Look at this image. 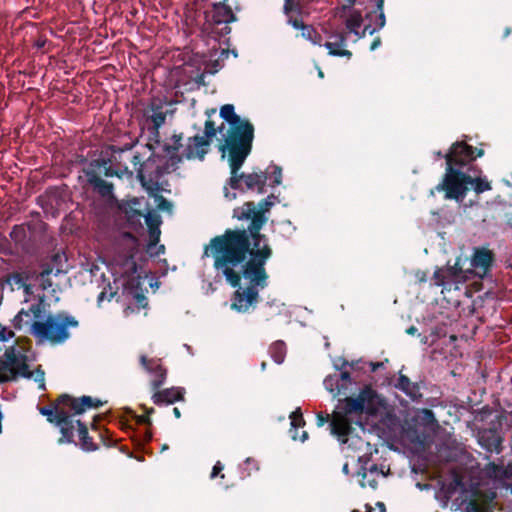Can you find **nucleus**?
Segmentation results:
<instances>
[{
  "label": "nucleus",
  "instance_id": "obj_23",
  "mask_svg": "<svg viewBox=\"0 0 512 512\" xmlns=\"http://www.w3.org/2000/svg\"><path fill=\"white\" fill-rule=\"evenodd\" d=\"M213 20L217 24L231 23L236 20L231 8L226 4V0L213 4Z\"/></svg>",
  "mask_w": 512,
  "mask_h": 512
},
{
  "label": "nucleus",
  "instance_id": "obj_37",
  "mask_svg": "<svg viewBox=\"0 0 512 512\" xmlns=\"http://www.w3.org/2000/svg\"><path fill=\"white\" fill-rule=\"evenodd\" d=\"M159 188L157 189V191ZM156 192V190H155ZM154 196V204L158 211H164L168 213H172V203L167 201L163 196L154 194V191L150 192Z\"/></svg>",
  "mask_w": 512,
  "mask_h": 512
},
{
  "label": "nucleus",
  "instance_id": "obj_20",
  "mask_svg": "<svg viewBox=\"0 0 512 512\" xmlns=\"http://www.w3.org/2000/svg\"><path fill=\"white\" fill-rule=\"evenodd\" d=\"M140 363L147 372L154 375V379L152 380V386L155 389L159 388L165 381L166 371L161 367V365L157 361L148 360L144 355L140 357Z\"/></svg>",
  "mask_w": 512,
  "mask_h": 512
},
{
  "label": "nucleus",
  "instance_id": "obj_61",
  "mask_svg": "<svg viewBox=\"0 0 512 512\" xmlns=\"http://www.w3.org/2000/svg\"><path fill=\"white\" fill-rule=\"evenodd\" d=\"M138 302L142 305L146 298L142 295H137Z\"/></svg>",
  "mask_w": 512,
  "mask_h": 512
},
{
  "label": "nucleus",
  "instance_id": "obj_39",
  "mask_svg": "<svg viewBox=\"0 0 512 512\" xmlns=\"http://www.w3.org/2000/svg\"><path fill=\"white\" fill-rule=\"evenodd\" d=\"M159 240L149 238L146 251L151 257L159 256L164 253V245H159Z\"/></svg>",
  "mask_w": 512,
  "mask_h": 512
},
{
  "label": "nucleus",
  "instance_id": "obj_43",
  "mask_svg": "<svg viewBox=\"0 0 512 512\" xmlns=\"http://www.w3.org/2000/svg\"><path fill=\"white\" fill-rule=\"evenodd\" d=\"M40 413L44 416H47V420L51 423L56 422V406L54 409L50 407H42L39 409Z\"/></svg>",
  "mask_w": 512,
  "mask_h": 512
},
{
  "label": "nucleus",
  "instance_id": "obj_5",
  "mask_svg": "<svg viewBox=\"0 0 512 512\" xmlns=\"http://www.w3.org/2000/svg\"><path fill=\"white\" fill-rule=\"evenodd\" d=\"M220 116L229 127L226 134L223 135L224 142L219 149L222 158L227 159L229 166L232 167V179L235 181L236 170L242 167L251 151L254 127L247 119L241 118L235 113L232 104L223 105L220 109Z\"/></svg>",
  "mask_w": 512,
  "mask_h": 512
},
{
  "label": "nucleus",
  "instance_id": "obj_14",
  "mask_svg": "<svg viewBox=\"0 0 512 512\" xmlns=\"http://www.w3.org/2000/svg\"><path fill=\"white\" fill-rule=\"evenodd\" d=\"M66 262L67 259L64 254L56 253L51 257L48 263L43 265L38 280L44 290L52 286V283L48 279L50 275L53 274L57 276L66 272Z\"/></svg>",
  "mask_w": 512,
  "mask_h": 512
},
{
  "label": "nucleus",
  "instance_id": "obj_26",
  "mask_svg": "<svg viewBox=\"0 0 512 512\" xmlns=\"http://www.w3.org/2000/svg\"><path fill=\"white\" fill-rule=\"evenodd\" d=\"M89 184L96 190L102 197H111L113 195V185L102 179L100 176L93 172L87 173Z\"/></svg>",
  "mask_w": 512,
  "mask_h": 512
},
{
  "label": "nucleus",
  "instance_id": "obj_6",
  "mask_svg": "<svg viewBox=\"0 0 512 512\" xmlns=\"http://www.w3.org/2000/svg\"><path fill=\"white\" fill-rule=\"evenodd\" d=\"M216 135L214 123L205 122L204 135L189 137L184 142L183 135L173 134L161 145L164 157L167 158L166 171L174 172L184 160H203L210 145L211 139Z\"/></svg>",
  "mask_w": 512,
  "mask_h": 512
},
{
  "label": "nucleus",
  "instance_id": "obj_29",
  "mask_svg": "<svg viewBox=\"0 0 512 512\" xmlns=\"http://www.w3.org/2000/svg\"><path fill=\"white\" fill-rule=\"evenodd\" d=\"M290 420H291V437L293 440H300L301 442H304L308 438V433L306 431H303L301 436H298V428L304 426L305 422L302 416V412L300 408H297L290 414Z\"/></svg>",
  "mask_w": 512,
  "mask_h": 512
},
{
  "label": "nucleus",
  "instance_id": "obj_56",
  "mask_svg": "<svg viewBox=\"0 0 512 512\" xmlns=\"http://www.w3.org/2000/svg\"><path fill=\"white\" fill-rule=\"evenodd\" d=\"M376 506H377V508H378V511H379V512H386V508H385L384 503H382V502H378V503L376 504Z\"/></svg>",
  "mask_w": 512,
  "mask_h": 512
},
{
  "label": "nucleus",
  "instance_id": "obj_53",
  "mask_svg": "<svg viewBox=\"0 0 512 512\" xmlns=\"http://www.w3.org/2000/svg\"><path fill=\"white\" fill-rule=\"evenodd\" d=\"M382 366H383V363H381V362H377V363L371 362L370 363V367H371V371L372 372L377 371Z\"/></svg>",
  "mask_w": 512,
  "mask_h": 512
},
{
  "label": "nucleus",
  "instance_id": "obj_55",
  "mask_svg": "<svg viewBox=\"0 0 512 512\" xmlns=\"http://www.w3.org/2000/svg\"><path fill=\"white\" fill-rule=\"evenodd\" d=\"M245 463H246V464H248V465H252V464H253L254 468H255L256 470H258V465H257V463H256V461H255L254 459H252V458H250V457H249V458H247V459L245 460Z\"/></svg>",
  "mask_w": 512,
  "mask_h": 512
},
{
  "label": "nucleus",
  "instance_id": "obj_33",
  "mask_svg": "<svg viewBox=\"0 0 512 512\" xmlns=\"http://www.w3.org/2000/svg\"><path fill=\"white\" fill-rule=\"evenodd\" d=\"M77 432L81 442L80 445L83 450L94 451L97 449L96 445L92 441V438L88 435L86 426L81 421H77Z\"/></svg>",
  "mask_w": 512,
  "mask_h": 512
},
{
  "label": "nucleus",
  "instance_id": "obj_24",
  "mask_svg": "<svg viewBox=\"0 0 512 512\" xmlns=\"http://www.w3.org/2000/svg\"><path fill=\"white\" fill-rule=\"evenodd\" d=\"M183 398V390L180 388H169L156 392L152 396V400L156 405L173 404Z\"/></svg>",
  "mask_w": 512,
  "mask_h": 512
},
{
  "label": "nucleus",
  "instance_id": "obj_36",
  "mask_svg": "<svg viewBox=\"0 0 512 512\" xmlns=\"http://www.w3.org/2000/svg\"><path fill=\"white\" fill-rule=\"evenodd\" d=\"M167 111H163L161 108L157 107L152 110V114L150 116L151 122L153 123V128L155 129L156 134H158V130L161 126L164 125L166 121Z\"/></svg>",
  "mask_w": 512,
  "mask_h": 512
},
{
  "label": "nucleus",
  "instance_id": "obj_19",
  "mask_svg": "<svg viewBox=\"0 0 512 512\" xmlns=\"http://www.w3.org/2000/svg\"><path fill=\"white\" fill-rule=\"evenodd\" d=\"M7 284L13 291L22 290L24 301L27 302L31 295L30 277L27 273H14L7 278Z\"/></svg>",
  "mask_w": 512,
  "mask_h": 512
},
{
  "label": "nucleus",
  "instance_id": "obj_64",
  "mask_svg": "<svg viewBox=\"0 0 512 512\" xmlns=\"http://www.w3.org/2000/svg\"><path fill=\"white\" fill-rule=\"evenodd\" d=\"M435 155H436L438 158H441V157H444V158H445V155H443V154L441 153V151H437V152L435 153Z\"/></svg>",
  "mask_w": 512,
  "mask_h": 512
},
{
  "label": "nucleus",
  "instance_id": "obj_59",
  "mask_svg": "<svg viewBox=\"0 0 512 512\" xmlns=\"http://www.w3.org/2000/svg\"><path fill=\"white\" fill-rule=\"evenodd\" d=\"M342 472H343L344 474H346V475L349 473V465H348V463H345V464L343 465V467H342Z\"/></svg>",
  "mask_w": 512,
  "mask_h": 512
},
{
  "label": "nucleus",
  "instance_id": "obj_17",
  "mask_svg": "<svg viewBox=\"0 0 512 512\" xmlns=\"http://www.w3.org/2000/svg\"><path fill=\"white\" fill-rule=\"evenodd\" d=\"M364 465L358 472V476L361 477V487H370L375 489L378 484V480L385 477V473L382 469H379L376 464H369L368 460L363 461Z\"/></svg>",
  "mask_w": 512,
  "mask_h": 512
},
{
  "label": "nucleus",
  "instance_id": "obj_31",
  "mask_svg": "<svg viewBox=\"0 0 512 512\" xmlns=\"http://www.w3.org/2000/svg\"><path fill=\"white\" fill-rule=\"evenodd\" d=\"M37 203L46 213H51L53 216L61 207V199L55 192H49L45 197H39Z\"/></svg>",
  "mask_w": 512,
  "mask_h": 512
},
{
  "label": "nucleus",
  "instance_id": "obj_57",
  "mask_svg": "<svg viewBox=\"0 0 512 512\" xmlns=\"http://www.w3.org/2000/svg\"><path fill=\"white\" fill-rule=\"evenodd\" d=\"M137 421H138L139 423H147V422H148V418H147V416H144V415H142V416H138V417H137Z\"/></svg>",
  "mask_w": 512,
  "mask_h": 512
},
{
  "label": "nucleus",
  "instance_id": "obj_58",
  "mask_svg": "<svg viewBox=\"0 0 512 512\" xmlns=\"http://www.w3.org/2000/svg\"><path fill=\"white\" fill-rule=\"evenodd\" d=\"M204 79H205V75H204V74H201V75L197 76V78H196V82H197L198 84H203V83H204Z\"/></svg>",
  "mask_w": 512,
  "mask_h": 512
},
{
  "label": "nucleus",
  "instance_id": "obj_8",
  "mask_svg": "<svg viewBox=\"0 0 512 512\" xmlns=\"http://www.w3.org/2000/svg\"><path fill=\"white\" fill-rule=\"evenodd\" d=\"M26 350L19 344L8 348L5 352V361H0V382L16 379L18 376L30 378Z\"/></svg>",
  "mask_w": 512,
  "mask_h": 512
},
{
  "label": "nucleus",
  "instance_id": "obj_47",
  "mask_svg": "<svg viewBox=\"0 0 512 512\" xmlns=\"http://www.w3.org/2000/svg\"><path fill=\"white\" fill-rule=\"evenodd\" d=\"M349 363L343 359V358H338L334 361V368L336 370H339V371H342Z\"/></svg>",
  "mask_w": 512,
  "mask_h": 512
},
{
  "label": "nucleus",
  "instance_id": "obj_18",
  "mask_svg": "<svg viewBox=\"0 0 512 512\" xmlns=\"http://www.w3.org/2000/svg\"><path fill=\"white\" fill-rule=\"evenodd\" d=\"M119 244L124 248L125 264L129 267V270L136 272V263L133 258L138 249V240L130 233H123L120 236Z\"/></svg>",
  "mask_w": 512,
  "mask_h": 512
},
{
  "label": "nucleus",
  "instance_id": "obj_50",
  "mask_svg": "<svg viewBox=\"0 0 512 512\" xmlns=\"http://www.w3.org/2000/svg\"><path fill=\"white\" fill-rule=\"evenodd\" d=\"M338 378H339V380H342L343 382H348L349 384L352 383L350 373L347 371H342Z\"/></svg>",
  "mask_w": 512,
  "mask_h": 512
},
{
  "label": "nucleus",
  "instance_id": "obj_21",
  "mask_svg": "<svg viewBox=\"0 0 512 512\" xmlns=\"http://www.w3.org/2000/svg\"><path fill=\"white\" fill-rule=\"evenodd\" d=\"M329 39H337V42H326L324 44L330 55L348 58L351 57V52L344 48L346 46V38L342 33L332 34L329 36Z\"/></svg>",
  "mask_w": 512,
  "mask_h": 512
},
{
  "label": "nucleus",
  "instance_id": "obj_52",
  "mask_svg": "<svg viewBox=\"0 0 512 512\" xmlns=\"http://www.w3.org/2000/svg\"><path fill=\"white\" fill-rule=\"evenodd\" d=\"M289 23L292 24V26L296 29H301V26H304L302 24V22H300L299 20L297 19H294V20H289Z\"/></svg>",
  "mask_w": 512,
  "mask_h": 512
},
{
  "label": "nucleus",
  "instance_id": "obj_62",
  "mask_svg": "<svg viewBox=\"0 0 512 512\" xmlns=\"http://www.w3.org/2000/svg\"><path fill=\"white\" fill-rule=\"evenodd\" d=\"M105 297V293L104 292H101L98 296V302L100 303Z\"/></svg>",
  "mask_w": 512,
  "mask_h": 512
},
{
  "label": "nucleus",
  "instance_id": "obj_63",
  "mask_svg": "<svg viewBox=\"0 0 512 512\" xmlns=\"http://www.w3.org/2000/svg\"><path fill=\"white\" fill-rule=\"evenodd\" d=\"M34 46H37V47H43L44 46V42H34Z\"/></svg>",
  "mask_w": 512,
  "mask_h": 512
},
{
  "label": "nucleus",
  "instance_id": "obj_10",
  "mask_svg": "<svg viewBox=\"0 0 512 512\" xmlns=\"http://www.w3.org/2000/svg\"><path fill=\"white\" fill-rule=\"evenodd\" d=\"M486 470L491 478L490 482L487 483L488 486H491V499H496L498 496L512 495V464H509L505 469L490 464Z\"/></svg>",
  "mask_w": 512,
  "mask_h": 512
},
{
  "label": "nucleus",
  "instance_id": "obj_27",
  "mask_svg": "<svg viewBox=\"0 0 512 512\" xmlns=\"http://www.w3.org/2000/svg\"><path fill=\"white\" fill-rule=\"evenodd\" d=\"M469 168L472 169L470 172L469 185L474 190V192L476 194H481L483 192L490 191L492 189V186L488 179L486 177H481L480 175H478L480 171L477 170L475 166L469 164Z\"/></svg>",
  "mask_w": 512,
  "mask_h": 512
},
{
  "label": "nucleus",
  "instance_id": "obj_51",
  "mask_svg": "<svg viewBox=\"0 0 512 512\" xmlns=\"http://www.w3.org/2000/svg\"><path fill=\"white\" fill-rule=\"evenodd\" d=\"M380 45H381V40H380V38H376V39H374V41L372 42V44H371V46H370V50H371V51H374V50H376Z\"/></svg>",
  "mask_w": 512,
  "mask_h": 512
},
{
  "label": "nucleus",
  "instance_id": "obj_45",
  "mask_svg": "<svg viewBox=\"0 0 512 512\" xmlns=\"http://www.w3.org/2000/svg\"><path fill=\"white\" fill-rule=\"evenodd\" d=\"M298 9V0H285L284 11L289 13Z\"/></svg>",
  "mask_w": 512,
  "mask_h": 512
},
{
  "label": "nucleus",
  "instance_id": "obj_15",
  "mask_svg": "<svg viewBox=\"0 0 512 512\" xmlns=\"http://www.w3.org/2000/svg\"><path fill=\"white\" fill-rule=\"evenodd\" d=\"M494 260L493 253L485 248V247H476L473 249V253L470 257V266L472 270H469L471 273L472 271L479 277H484Z\"/></svg>",
  "mask_w": 512,
  "mask_h": 512
},
{
  "label": "nucleus",
  "instance_id": "obj_7",
  "mask_svg": "<svg viewBox=\"0 0 512 512\" xmlns=\"http://www.w3.org/2000/svg\"><path fill=\"white\" fill-rule=\"evenodd\" d=\"M38 309H34V335L40 342H49L53 345L64 343L69 337L71 328L78 327V321L70 315L58 314L47 316L40 320L41 316Z\"/></svg>",
  "mask_w": 512,
  "mask_h": 512
},
{
  "label": "nucleus",
  "instance_id": "obj_48",
  "mask_svg": "<svg viewBox=\"0 0 512 512\" xmlns=\"http://www.w3.org/2000/svg\"><path fill=\"white\" fill-rule=\"evenodd\" d=\"M224 197L228 200V201H232V200H235L237 195L235 192H231L229 190V188L227 186L224 187Z\"/></svg>",
  "mask_w": 512,
  "mask_h": 512
},
{
  "label": "nucleus",
  "instance_id": "obj_9",
  "mask_svg": "<svg viewBox=\"0 0 512 512\" xmlns=\"http://www.w3.org/2000/svg\"><path fill=\"white\" fill-rule=\"evenodd\" d=\"M464 261L465 259L458 257L453 266L439 268L434 272L435 285L442 287V293L459 290L460 285L465 282L470 271L463 270Z\"/></svg>",
  "mask_w": 512,
  "mask_h": 512
},
{
  "label": "nucleus",
  "instance_id": "obj_3",
  "mask_svg": "<svg viewBox=\"0 0 512 512\" xmlns=\"http://www.w3.org/2000/svg\"><path fill=\"white\" fill-rule=\"evenodd\" d=\"M482 149L475 150L464 142L454 143L445 154L446 170L442 181L435 187L438 192H444V198L462 203L469 190V164L477 157L483 156Z\"/></svg>",
  "mask_w": 512,
  "mask_h": 512
},
{
  "label": "nucleus",
  "instance_id": "obj_54",
  "mask_svg": "<svg viewBox=\"0 0 512 512\" xmlns=\"http://www.w3.org/2000/svg\"><path fill=\"white\" fill-rule=\"evenodd\" d=\"M418 332V329L415 326H411L406 330V333L409 335H416Z\"/></svg>",
  "mask_w": 512,
  "mask_h": 512
},
{
  "label": "nucleus",
  "instance_id": "obj_49",
  "mask_svg": "<svg viewBox=\"0 0 512 512\" xmlns=\"http://www.w3.org/2000/svg\"><path fill=\"white\" fill-rule=\"evenodd\" d=\"M329 421V416L328 415H323L321 413L317 414V425L319 427H322L325 423H327Z\"/></svg>",
  "mask_w": 512,
  "mask_h": 512
},
{
  "label": "nucleus",
  "instance_id": "obj_2",
  "mask_svg": "<svg viewBox=\"0 0 512 512\" xmlns=\"http://www.w3.org/2000/svg\"><path fill=\"white\" fill-rule=\"evenodd\" d=\"M385 408V399L366 386L356 397H346L338 401L329 424L330 432L347 449L364 451L363 455L358 456L359 462L368 460L366 455L372 451L370 443L354 433L353 425L364 433V423L368 417L377 415Z\"/></svg>",
  "mask_w": 512,
  "mask_h": 512
},
{
  "label": "nucleus",
  "instance_id": "obj_35",
  "mask_svg": "<svg viewBox=\"0 0 512 512\" xmlns=\"http://www.w3.org/2000/svg\"><path fill=\"white\" fill-rule=\"evenodd\" d=\"M270 355L272 359L277 364H282L284 362L285 354H286V346L283 341L274 342L269 349Z\"/></svg>",
  "mask_w": 512,
  "mask_h": 512
},
{
  "label": "nucleus",
  "instance_id": "obj_11",
  "mask_svg": "<svg viewBox=\"0 0 512 512\" xmlns=\"http://www.w3.org/2000/svg\"><path fill=\"white\" fill-rule=\"evenodd\" d=\"M348 2V5H343L337 11V15L344 21L346 29L358 38L365 37L366 33L372 35L374 32H376V29L371 28L370 25L364 26V28L361 30L363 23L362 12L353 7L355 0H348Z\"/></svg>",
  "mask_w": 512,
  "mask_h": 512
},
{
  "label": "nucleus",
  "instance_id": "obj_28",
  "mask_svg": "<svg viewBox=\"0 0 512 512\" xmlns=\"http://www.w3.org/2000/svg\"><path fill=\"white\" fill-rule=\"evenodd\" d=\"M12 324L16 330L32 333V307L20 310L13 318Z\"/></svg>",
  "mask_w": 512,
  "mask_h": 512
},
{
  "label": "nucleus",
  "instance_id": "obj_42",
  "mask_svg": "<svg viewBox=\"0 0 512 512\" xmlns=\"http://www.w3.org/2000/svg\"><path fill=\"white\" fill-rule=\"evenodd\" d=\"M14 337V332L6 325L0 323V342H8Z\"/></svg>",
  "mask_w": 512,
  "mask_h": 512
},
{
  "label": "nucleus",
  "instance_id": "obj_30",
  "mask_svg": "<svg viewBox=\"0 0 512 512\" xmlns=\"http://www.w3.org/2000/svg\"><path fill=\"white\" fill-rule=\"evenodd\" d=\"M145 222L148 226L149 238L153 240L160 239L161 216L156 211H148L145 215Z\"/></svg>",
  "mask_w": 512,
  "mask_h": 512
},
{
  "label": "nucleus",
  "instance_id": "obj_16",
  "mask_svg": "<svg viewBox=\"0 0 512 512\" xmlns=\"http://www.w3.org/2000/svg\"><path fill=\"white\" fill-rule=\"evenodd\" d=\"M59 404L67 406L70 411L74 412V415L83 413L86 409L97 408L102 405L99 399H94L90 396H82L79 399L71 398L68 395H62L59 398Z\"/></svg>",
  "mask_w": 512,
  "mask_h": 512
},
{
  "label": "nucleus",
  "instance_id": "obj_40",
  "mask_svg": "<svg viewBox=\"0 0 512 512\" xmlns=\"http://www.w3.org/2000/svg\"><path fill=\"white\" fill-rule=\"evenodd\" d=\"M34 382L37 383L38 389L45 391V372L40 368H34Z\"/></svg>",
  "mask_w": 512,
  "mask_h": 512
},
{
  "label": "nucleus",
  "instance_id": "obj_13",
  "mask_svg": "<svg viewBox=\"0 0 512 512\" xmlns=\"http://www.w3.org/2000/svg\"><path fill=\"white\" fill-rule=\"evenodd\" d=\"M63 404L56 405V422L55 425L59 428L62 437L59 439V443H71L74 438V431L77 430V421L74 420L72 415H69L68 411L65 410Z\"/></svg>",
  "mask_w": 512,
  "mask_h": 512
},
{
  "label": "nucleus",
  "instance_id": "obj_41",
  "mask_svg": "<svg viewBox=\"0 0 512 512\" xmlns=\"http://www.w3.org/2000/svg\"><path fill=\"white\" fill-rule=\"evenodd\" d=\"M375 2H376V8L378 11V16H377L378 28H375L377 31L378 29H382L385 26L386 19H385V14H384V10H383L384 0H375Z\"/></svg>",
  "mask_w": 512,
  "mask_h": 512
},
{
  "label": "nucleus",
  "instance_id": "obj_32",
  "mask_svg": "<svg viewBox=\"0 0 512 512\" xmlns=\"http://www.w3.org/2000/svg\"><path fill=\"white\" fill-rule=\"evenodd\" d=\"M395 387L404 392L411 399H416L418 396H420L418 385L411 382L410 379L405 375L401 374L399 376Z\"/></svg>",
  "mask_w": 512,
  "mask_h": 512
},
{
  "label": "nucleus",
  "instance_id": "obj_34",
  "mask_svg": "<svg viewBox=\"0 0 512 512\" xmlns=\"http://www.w3.org/2000/svg\"><path fill=\"white\" fill-rule=\"evenodd\" d=\"M323 385L327 391L332 393L334 396L340 395L346 389L344 385L339 384V378L337 375H328L324 381Z\"/></svg>",
  "mask_w": 512,
  "mask_h": 512
},
{
  "label": "nucleus",
  "instance_id": "obj_38",
  "mask_svg": "<svg viewBox=\"0 0 512 512\" xmlns=\"http://www.w3.org/2000/svg\"><path fill=\"white\" fill-rule=\"evenodd\" d=\"M301 35L308 41H311L313 44L320 45L321 37L316 34L314 29L311 26H301Z\"/></svg>",
  "mask_w": 512,
  "mask_h": 512
},
{
  "label": "nucleus",
  "instance_id": "obj_25",
  "mask_svg": "<svg viewBox=\"0 0 512 512\" xmlns=\"http://www.w3.org/2000/svg\"><path fill=\"white\" fill-rule=\"evenodd\" d=\"M478 442L489 452H500L501 438L492 430L483 431L480 433Z\"/></svg>",
  "mask_w": 512,
  "mask_h": 512
},
{
  "label": "nucleus",
  "instance_id": "obj_22",
  "mask_svg": "<svg viewBox=\"0 0 512 512\" xmlns=\"http://www.w3.org/2000/svg\"><path fill=\"white\" fill-rule=\"evenodd\" d=\"M494 500L491 499V490L484 496H478L468 502L464 512H492Z\"/></svg>",
  "mask_w": 512,
  "mask_h": 512
},
{
  "label": "nucleus",
  "instance_id": "obj_60",
  "mask_svg": "<svg viewBox=\"0 0 512 512\" xmlns=\"http://www.w3.org/2000/svg\"><path fill=\"white\" fill-rule=\"evenodd\" d=\"M173 413H174V416H175L176 418H180V417H181V412H180V410H179L178 408H176V407H175V408L173 409Z\"/></svg>",
  "mask_w": 512,
  "mask_h": 512
},
{
  "label": "nucleus",
  "instance_id": "obj_4",
  "mask_svg": "<svg viewBox=\"0 0 512 512\" xmlns=\"http://www.w3.org/2000/svg\"><path fill=\"white\" fill-rule=\"evenodd\" d=\"M167 160L163 165H156L155 160L150 157L143 160L139 153L133 151L132 147L112 148L108 162H104L105 175L108 177L132 179L134 171L142 186L152 192L158 189V180L165 174Z\"/></svg>",
  "mask_w": 512,
  "mask_h": 512
},
{
  "label": "nucleus",
  "instance_id": "obj_44",
  "mask_svg": "<svg viewBox=\"0 0 512 512\" xmlns=\"http://www.w3.org/2000/svg\"><path fill=\"white\" fill-rule=\"evenodd\" d=\"M273 171L271 172L273 177V186L274 185H280L282 182V169L279 166L273 165L271 166Z\"/></svg>",
  "mask_w": 512,
  "mask_h": 512
},
{
  "label": "nucleus",
  "instance_id": "obj_1",
  "mask_svg": "<svg viewBox=\"0 0 512 512\" xmlns=\"http://www.w3.org/2000/svg\"><path fill=\"white\" fill-rule=\"evenodd\" d=\"M277 200L276 196L269 195L257 206L253 202H246L242 207L235 208L233 217L249 221L248 231L226 230L223 235L211 239L205 247L204 256L213 257L216 272L225 277L232 287H238L231 308L239 313L254 308L259 291L268 285L265 264L272 251L259 231L268 220L266 213Z\"/></svg>",
  "mask_w": 512,
  "mask_h": 512
},
{
  "label": "nucleus",
  "instance_id": "obj_12",
  "mask_svg": "<svg viewBox=\"0 0 512 512\" xmlns=\"http://www.w3.org/2000/svg\"><path fill=\"white\" fill-rule=\"evenodd\" d=\"M230 173L231 176L228 181V185L232 190H238L241 189V181L246 185V188L248 190H254L257 189L259 193L264 192V185L267 180V174L266 172L260 171V172H254L251 174H245V173H239V169L236 170L235 174V181L233 178V172L232 167L230 166Z\"/></svg>",
  "mask_w": 512,
  "mask_h": 512
},
{
  "label": "nucleus",
  "instance_id": "obj_46",
  "mask_svg": "<svg viewBox=\"0 0 512 512\" xmlns=\"http://www.w3.org/2000/svg\"><path fill=\"white\" fill-rule=\"evenodd\" d=\"M223 469H224V465L220 461H217L215 463V465L213 466L210 477L212 479L215 478Z\"/></svg>",
  "mask_w": 512,
  "mask_h": 512
}]
</instances>
